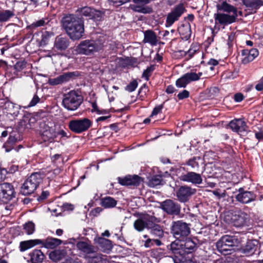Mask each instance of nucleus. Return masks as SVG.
I'll return each mask as SVG.
<instances>
[{
  "instance_id": "31",
  "label": "nucleus",
  "mask_w": 263,
  "mask_h": 263,
  "mask_svg": "<svg viewBox=\"0 0 263 263\" xmlns=\"http://www.w3.org/2000/svg\"><path fill=\"white\" fill-rule=\"evenodd\" d=\"M246 7L252 10L258 9L262 5L261 0H242Z\"/></svg>"
},
{
  "instance_id": "46",
  "label": "nucleus",
  "mask_w": 263,
  "mask_h": 263,
  "mask_svg": "<svg viewBox=\"0 0 263 263\" xmlns=\"http://www.w3.org/2000/svg\"><path fill=\"white\" fill-rule=\"evenodd\" d=\"M7 108L8 114L10 115H16L17 112V107H15L13 104L11 103H7Z\"/></svg>"
},
{
  "instance_id": "29",
  "label": "nucleus",
  "mask_w": 263,
  "mask_h": 263,
  "mask_svg": "<svg viewBox=\"0 0 263 263\" xmlns=\"http://www.w3.org/2000/svg\"><path fill=\"white\" fill-rule=\"evenodd\" d=\"M62 242V241L59 239L48 237L45 240H43V242L41 245L47 248V249H54L60 245Z\"/></svg>"
},
{
  "instance_id": "27",
  "label": "nucleus",
  "mask_w": 263,
  "mask_h": 263,
  "mask_svg": "<svg viewBox=\"0 0 263 263\" xmlns=\"http://www.w3.org/2000/svg\"><path fill=\"white\" fill-rule=\"evenodd\" d=\"M76 246L79 250L87 254L96 252L95 247L87 242L79 241L77 243Z\"/></svg>"
},
{
  "instance_id": "12",
  "label": "nucleus",
  "mask_w": 263,
  "mask_h": 263,
  "mask_svg": "<svg viewBox=\"0 0 263 263\" xmlns=\"http://www.w3.org/2000/svg\"><path fill=\"white\" fill-rule=\"evenodd\" d=\"M40 128L42 138L44 141L49 142L54 141L55 138L57 137L55 125L49 126L44 123L41 124Z\"/></svg>"
},
{
  "instance_id": "43",
  "label": "nucleus",
  "mask_w": 263,
  "mask_h": 263,
  "mask_svg": "<svg viewBox=\"0 0 263 263\" xmlns=\"http://www.w3.org/2000/svg\"><path fill=\"white\" fill-rule=\"evenodd\" d=\"M64 256V251L59 250L54 251L49 254L50 258L54 261H58L61 260Z\"/></svg>"
},
{
  "instance_id": "50",
  "label": "nucleus",
  "mask_w": 263,
  "mask_h": 263,
  "mask_svg": "<svg viewBox=\"0 0 263 263\" xmlns=\"http://www.w3.org/2000/svg\"><path fill=\"white\" fill-rule=\"evenodd\" d=\"M189 96V92L186 90H183L181 92H179L177 97L179 100H182L185 98H188Z\"/></svg>"
},
{
  "instance_id": "25",
  "label": "nucleus",
  "mask_w": 263,
  "mask_h": 263,
  "mask_svg": "<svg viewBox=\"0 0 263 263\" xmlns=\"http://www.w3.org/2000/svg\"><path fill=\"white\" fill-rule=\"evenodd\" d=\"M258 245L256 240H248L245 246L242 249V252L246 255H251L255 252Z\"/></svg>"
},
{
  "instance_id": "54",
  "label": "nucleus",
  "mask_w": 263,
  "mask_h": 263,
  "mask_svg": "<svg viewBox=\"0 0 263 263\" xmlns=\"http://www.w3.org/2000/svg\"><path fill=\"white\" fill-rule=\"evenodd\" d=\"M128 1L129 0H109L110 3H112L114 5L117 6H120Z\"/></svg>"
},
{
  "instance_id": "59",
  "label": "nucleus",
  "mask_w": 263,
  "mask_h": 263,
  "mask_svg": "<svg viewBox=\"0 0 263 263\" xmlns=\"http://www.w3.org/2000/svg\"><path fill=\"white\" fill-rule=\"evenodd\" d=\"M235 37V34L233 32H231V33L229 35L228 40V45L229 47L232 46V42L234 40Z\"/></svg>"
},
{
  "instance_id": "37",
  "label": "nucleus",
  "mask_w": 263,
  "mask_h": 263,
  "mask_svg": "<svg viewBox=\"0 0 263 263\" xmlns=\"http://www.w3.org/2000/svg\"><path fill=\"white\" fill-rule=\"evenodd\" d=\"M150 229V233L155 237H162L163 236V231L161 227L159 225L155 224L152 227H149Z\"/></svg>"
},
{
  "instance_id": "62",
  "label": "nucleus",
  "mask_w": 263,
  "mask_h": 263,
  "mask_svg": "<svg viewBox=\"0 0 263 263\" xmlns=\"http://www.w3.org/2000/svg\"><path fill=\"white\" fill-rule=\"evenodd\" d=\"M176 91L175 87L172 85H169L167 87L166 92L167 93H172Z\"/></svg>"
},
{
  "instance_id": "40",
  "label": "nucleus",
  "mask_w": 263,
  "mask_h": 263,
  "mask_svg": "<svg viewBox=\"0 0 263 263\" xmlns=\"http://www.w3.org/2000/svg\"><path fill=\"white\" fill-rule=\"evenodd\" d=\"M162 179L160 176L156 175L152 177L148 182V185L151 187L155 186L161 184Z\"/></svg>"
},
{
  "instance_id": "28",
  "label": "nucleus",
  "mask_w": 263,
  "mask_h": 263,
  "mask_svg": "<svg viewBox=\"0 0 263 263\" xmlns=\"http://www.w3.org/2000/svg\"><path fill=\"white\" fill-rule=\"evenodd\" d=\"M144 37L143 42L148 43L152 46H155L158 42L157 36L156 34L152 30H148L144 33Z\"/></svg>"
},
{
  "instance_id": "8",
  "label": "nucleus",
  "mask_w": 263,
  "mask_h": 263,
  "mask_svg": "<svg viewBox=\"0 0 263 263\" xmlns=\"http://www.w3.org/2000/svg\"><path fill=\"white\" fill-rule=\"evenodd\" d=\"M172 232L176 240L183 239L190 233V229L188 224L182 221L173 222L172 226Z\"/></svg>"
},
{
  "instance_id": "6",
  "label": "nucleus",
  "mask_w": 263,
  "mask_h": 263,
  "mask_svg": "<svg viewBox=\"0 0 263 263\" xmlns=\"http://www.w3.org/2000/svg\"><path fill=\"white\" fill-rule=\"evenodd\" d=\"M102 45L98 41L86 40L82 41L77 47L80 54L90 55L102 49Z\"/></svg>"
},
{
  "instance_id": "14",
  "label": "nucleus",
  "mask_w": 263,
  "mask_h": 263,
  "mask_svg": "<svg viewBox=\"0 0 263 263\" xmlns=\"http://www.w3.org/2000/svg\"><path fill=\"white\" fill-rule=\"evenodd\" d=\"M79 76V73L78 71L64 73L63 74L61 75L56 78L49 79V83L52 85H58L64 82H67L71 79L78 77Z\"/></svg>"
},
{
  "instance_id": "23",
  "label": "nucleus",
  "mask_w": 263,
  "mask_h": 263,
  "mask_svg": "<svg viewBox=\"0 0 263 263\" xmlns=\"http://www.w3.org/2000/svg\"><path fill=\"white\" fill-rule=\"evenodd\" d=\"M219 93V89L214 87L206 89L205 91L200 92L199 99L203 101L206 99H211L217 96Z\"/></svg>"
},
{
  "instance_id": "38",
  "label": "nucleus",
  "mask_w": 263,
  "mask_h": 263,
  "mask_svg": "<svg viewBox=\"0 0 263 263\" xmlns=\"http://www.w3.org/2000/svg\"><path fill=\"white\" fill-rule=\"evenodd\" d=\"M17 138L15 137V136L11 134L9 136V139L4 144L3 147L5 148L6 152H9L12 148L11 146L16 142Z\"/></svg>"
},
{
  "instance_id": "18",
  "label": "nucleus",
  "mask_w": 263,
  "mask_h": 263,
  "mask_svg": "<svg viewBox=\"0 0 263 263\" xmlns=\"http://www.w3.org/2000/svg\"><path fill=\"white\" fill-rule=\"evenodd\" d=\"M195 192V190H193L189 187L181 186L176 192V196L179 201L184 202Z\"/></svg>"
},
{
  "instance_id": "52",
  "label": "nucleus",
  "mask_w": 263,
  "mask_h": 263,
  "mask_svg": "<svg viewBox=\"0 0 263 263\" xmlns=\"http://www.w3.org/2000/svg\"><path fill=\"white\" fill-rule=\"evenodd\" d=\"M61 173V169L60 168H57L48 173L49 177L50 178H54L57 175H59Z\"/></svg>"
},
{
  "instance_id": "16",
  "label": "nucleus",
  "mask_w": 263,
  "mask_h": 263,
  "mask_svg": "<svg viewBox=\"0 0 263 263\" xmlns=\"http://www.w3.org/2000/svg\"><path fill=\"white\" fill-rule=\"evenodd\" d=\"M196 80H197V74L196 73H187L176 80V85L178 88H184L187 84Z\"/></svg>"
},
{
  "instance_id": "7",
  "label": "nucleus",
  "mask_w": 263,
  "mask_h": 263,
  "mask_svg": "<svg viewBox=\"0 0 263 263\" xmlns=\"http://www.w3.org/2000/svg\"><path fill=\"white\" fill-rule=\"evenodd\" d=\"M41 181V175L35 173L31 174L25 181L21 188L24 195H28L34 192Z\"/></svg>"
},
{
  "instance_id": "51",
  "label": "nucleus",
  "mask_w": 263,
  "mask_h": 263,
  "mask_svg": "<svg viewBox=\"0 0 263 263\" xmlns=\"http://www.w3.org/2000/svg\"><path fill=\"white\" fill-rule=\"evenodd\" d=\"M203 74H204L203 71L202 70L201 72H198V81H199V86H198V88H202L204 86L205 81H204L203 79L200 78Z\"/></svg>"
},
{
  "instance_id": "9",
  "label": "nucleus",
  "mask_w": 263,
  "mask_h": 263,
  "mask_svg": "<svg viewBox=\"0 0 263 263\" xmlns=\"http://www.w3.org/2000/svg\"><path fill=\"white\" fill-rule=\"evenodd\" d=\"M92 125V122L87 118L72 120L68 123L69 128L73 132L80 134L86 131Z\"/></svg>"
},
{
  "instance_id": "58",
  "label": "nucleus",
  "mask_w": 263,
  "mask_h": 263,
  "mask_svg": "<svg viewBox=\"0 0 263 263\" xmlns=\"http://www.w3.org/2000/svg\"><path fill=\"white\" fill-rule=\"evenodd\" d=\"M154 245L153 239H147L144 243V247L145 248H150Z\"/></svg>"
},
{
  "instance_id": "24",
  "label": "nucleus",
  "mask_w": 263,
  "mask_h": 263,
  "mask_svg": "<svg viewBox=\"0 0 263 263\" xmlns=\"http://www.w3.org/2000/svg\"><path fill=\"white\" fill-rule=\"evenodd\" d=\"M178 31L183 39L188 40L191 35L190 24L188 22L181 24L178 28Z\"/></svg>"
},
{
  "instance_id": "64",
  "label": "nucleus",
  "mask_w": 263,
  "mask_h": 263,
  "mask_svg": "<svg viewBox=\"0 0 263 263\" xmlns=\"http://www.w3.org/2000/svg\"><path fill=\"white\" fill-rule=\"evenodd\" d=\"M64 263H79L78 259L74 260L72 258H68L65 260Z\"/></svg>"
},
{
  "instance_id": "34",
  "label": "nucleus",
  "mask_w": 263,
  "mask_h": 263,
  "mask_svg": "<svg viewBox=\"0 0 263 263\" xmlns=\"http://www.w3.org/2000/svg\"><path fill=\"white\" fill-rule=\"evenodd\" d=\"M98 242L104 252L110 251L112 249L111 241L109 239L100 238Z\"/></svg>"
},
{
  "instance_id": "33",
  "label": "nucleus",
  "mask_w": 263,
  "mask_h": 263,
  "mask_svg": "<svg viewBox=\"0 0 263 263\" xmlns=\"http://www.w3.org/2000/svg\"><path fill=\"white\" fill-rule=\"evenodd\" d=\"M79 14L85 16L92 17L94 16L96 10L90 7H83L77 10Z\"/></svg>"
},
{
  "instance_id": "32",
  "label": "nucleus",
  "mask_w": 263,
  "mask_h": 263,
  "mask_svg": "<svg viewBox=\"0 0 263 263\" xmlns=\"http://www.w3.org/2000/svg\"><path fill=\"white\" fill-rule=\"evenodd\" d=\"M180 179L181 181L196 183H197V174L194 172H189L185 175L180 176Z\"/></svg>"
},
{
  "instance_id": "1",
  "label": "nucleus",
  "mask_w": 263,
  "mask_h": 263,
  "mask_svg": "<svg viewBox=\"0 0 263 263\" xmlns=\"http://www.w3.org/2000/svg\"><path fill=\"white\" fill-rule=\"evenodd\" d=\"M62 24L71 39L79 40L82 37L84 28L83 22L80 18L73 14H69L62 18Z\"/></svg>"
},
{
  "instance_id": "42",
  "label": "nucleus",
  "mask_w": 263,
  "mask_h": 263,
  "mask_svg": "<svg viewBox=\"0 0 263 263\" xmlns=\"http://www.w3.org/2000/svg\"><path fill=\"white\" fill-rule=\"evenodd\" d=\"M14 15V12L9 10L0 12V22L7 21Z\"/></svg>"
},
{
  "instance_id": "61",
  "label": "nucleus",
  "mask_w": 263,
  "mask_h": 263,
  "mask_svg": "<svg viewBox=\"0 0 263 263\" xmlns=\"http://www.w3.org/2000/svg\"><path fill=\"white\" fill-rule=\"evenodd\" d=\"M49 195V192L48 191H43L41 195L38 198V200H42L46 199Z\"/></svg>"
},
{
  "instance_id": "48",
  "label": "nucleus",
  "mask_w": 263,
  "mask_h": 263,
  "mask_svg": "<svg viewBox=\"0 0 263 263\" xmlns=\"http://www.w3.org/2000/svg\"><path fill=\"white\" fill-rule=\"evenodd\" d=\"M40 98L36 94L34 95L32 99L28 104V107H30L34 106L37 104V103L40 102Z\"/></svg>"
},
{
  "instance_id": "11",
  "label": "nucleus",
  "mask_w": 263,
  "mask_h": 263,
  "mask_svg": "<svg viewBox=\"0 0 263 263\" xmlns=\"http://www.w3.org/2000/svg\"><path fill=\"white\" fill-rule=\"evenodd\" d=\"M15 192L13 185L9 183L0 184V201L4 202L14 197Z\"/></svg>"
},
{
  "instance_id": "4",
  "label": "nucleus",
  "mask_w": 263,
  "mask_h": 263,
  "mask_svg": "<svg viewBox=\"0 0 263 263\" xmlns=\"http://www.w3.org/2000/svg\"><path fill=\"white\" fill-rule=\"evenodd\" d=\"M221 9L229 13H232V15L218 13L215 14V20L221 25H228L235 22L237 15V10L234 7L223 3L221 5Z\"/></svg>"
},
{
  "instance_id": "19",
  "label": "nucleus",
  "mask_w": 263,
  "mask_h": 263,
  "mask_svg": "<svg viewBox=\"0 0 263 263\" xmlns=\"http://www.w3.org/2000/svg\"><path fill=\"white\" fill-rule=\"evenodd\" d=\"M142 181L141 178L138 175L128 176L124 178L119 179V182L123 185L138 186Z\"/></svg>"
},
{
  "instance_id": "5",
  "label": "nucleus",
  "mask_w": 263,
  "mask_h": 263,
  "mask_svg": "<svg viewBox=\"0 0 263 263\" xmlns=\"http://www.w3.org/2000/svg\"><path fill=\"white\" fill-rule=\"evenodd\" d=\"M83 101L82 97L75 91H71L64 95L62 101L63 106L68 110H75Z\"/></svg>"
},
{
  "instance_id": "30",
  "label": "nucleus",
  "mask_w": 263,
  "mask_h": 263,
  "mask_svg": "<svg viewBox=\"0 0 263 263\" xmlns=\"http://www.w3.org/2000/svg\"><path fill=\"white\" fill-rule=\"evenodd\" d=\"M30 260L32 263H41L44 258V255L40 250H34L30 253Z\"/></svg>"
},
{
  "instance_id": "41",
  "label": "nucleus",
  "mask_w": 263,
  "mask_h": 263,
  "mask_svg": "<svg viewBox=\"0 0 263 263\" xmlns=\"http://www.w3.org/2000/svg\"><path fill=\"white\" fill-rule=\"evenodd\" d=\"M218 62L217 60L211 59L208 63V65L206 66V67L204 68V64L203 62H201L200 65L198 66L200 69H201L202 71H203V73L204 74H206L208 70L209 69H212V67L210 66V65H213L215 66L218 64Z\"/></svg>"
},
{
  "instance_id": "47",
  "label": "nucleus",
  "mask_w": 263,
  "mask_h": 263,
  "mask_svg": "<svg viewBox=\"0 0 263 263\" xmlns=\"http://www.w3.org/2000/svg\"><path fill=\"white\" fill-rule=\"evenodd\" d=\"M137 86V82L136 80H134L126 86L125 90L129 92H133L136 89Z\"/></svg>"
},
{
  "instance_id": "60",
  "label": "nucleus",
  "mask_w": 263,
  "mask_h": 263,
  "mask_svg": "<svg viewBox=\"0 0 263 263\" xmlns=\"http://www.w3.org/2000/svg\"><path fill=\"white\" fill-rule=\"evenodd\" d=\"M45 21L43 20H40L33 23L32 26L35 27L42 26L44 25Z\"/></svg>"
},
{
  "instance_id": "35",
  "label": "nucleus",
  "mask_w": 263,
  "mask_h": 263,
  "mask_svg": "<svg viewBox=\"0 0 263 263\" xmlns=\"http://www.w3.org/2000/svg\"><path fill=\"white\" fill-rule=\"evenodd\" d=\"M116 204V200L110 197L102 198L101 200V205L105 208H114Z\"/></svg>"
},
{
  "instance_id": "39",
  "label": "nucleus",
  "mask_w": 263,
  "mask_h": 263,
  "mask_svg": "<svg viewBox=\"0 0 263 263\" xmlns=\"http://www.w3.org/2000/svg\"><path fill=\"white\" fill-rule=\"evenodd\" d=\"M134 228L138 231H143L145 228H149L147 222L142 219H138L134 222Z\"/></svg>"
},
{
  "instance_id": "22",
  "label": "nucleus",
  "mask_w": 263,
  "mask_h": 263,
  "mask_svg": "<svg viewBox=\"0 0 263 263\" xmlns=\"http://www.w3.org/2000/svg\"><path fill=\"white\" fill-rule=\"evenodd\" d=\"M242 55L245 57L242 59V63L246 64L252 61L258 55L257 49L253 48L249 51L248 50H242Z\"/></svg>"
},
{
  "instance_id": "13",
  "label": "nucleus",
  "mask_w": 263,
  "mask_h": 263,
  "mask_svg": "<svg viewBox=\"0 0 263 263\" xmlns=\"http://www.w3.org/2000/svg\"><path fill=\"white\" fill-rule=\"evenodd\" d=\"M162 210L168 214L178 215L180 211V205L173 200L167 199L161 203Z\"/></svg>"
},
{
  "instance_id": "55",
  "label": "nucleus",
  "mask_w": 263,
  "mask_h": 263,
  "mask_svg": "<svg viewBox=\"0 0 263 263\" xmlns=\"http://www.w3.org/2000/svg\"><path fill=\"white\" fill-rule=\"evenodd\" d=\"M243 96L241 93H236L234 96V100L237 102H241L242 100H243Z\"/></svg>"
},
{
  "instance_id": "3",
  "label": "nucleus",
  "mask_w": 263,
  "mask_h": 263,
  "mask_svg": "<svg viewBox=\"0 0 263 263\" xmlns=\"http://www.w3.org/2000/svg\"><path fill=\"white\" fill-rule=\"evenodd\" d=\"M196 245V243L193 240L188 238L185 240L180 239L173 242L171 245V249L174 254L182 255L194 252Z\"/></svg>"
},
{
  "instance_id": "57",
  "label": "nucleus",
  "mask_w": 263,
  "mask_h": 263,
  "mask_svg": "<svg viewBox=\"0 0 263 263\" xmlns=\"http://www.w3.org/2000/svg\"><path fill=\"white\" fill-rule=\"evenodd\" d=\"M255 88L258 91L263 90V79H261L256 85Z\"/></svg>"
},
{
  "instance_id": "45",
  "label": "nucleus",
  "mask_w": 263,
  "mask_h": 263,
  "mask_svg": "<svg viewBox=\"0 0 263 263\" xmlns=\"http://www.w3.org/2000/svg\"><path fill=\"white\" fill-rule=\"evenodd\" d=\"M26 64L27 62L25 61H18L14 65V68L16 70L20 71L26 67Z\"/></svg>"
},
{
  "instance_id": "49",
  "label": "nucleus",
  "mask_w": 263,
  "mask_h": 263,
  "mask_svg": "<svg viewBox=\"0 0 263 263\" xmlns=\"http://www.w3.org/2000/svg\"><path fill=\"white\" fill-rule=\"evenodd\" d=\"M163 108V104H161V105L156 106L154 108V109L150 116V117H152L154 116H156L157 114L160 113L162 109Z\"/></svg>"
},
{
  "instance_id": "17",
  "label": "nucleus",
  "mask_w": 263,
  "mask_h": 263,
  "mask_svg": "<svg viewBox=\"0 0 263 263\" xmlns=\"http://www.w3.org/2000/svg\"><path fill=\"white\" fill-rule=\"evenodd\" d=\"M239 194L237 195L236 198L237 201L243 203H248L255 201L256 196L253 192L245 191L242 188L239 189Z\"/></svg>"
},
{
  "instance_id": "63",
  "label": "nucleus",
  "mask_w": 263,
  "mask_h": 263,
  "mask_svg": "<svg viewBox=\"0 0 263 263\" xmlns=\"http://www.w3.org/2000/svg\"><path fill=\"white\" fill-rule=\"evenodd\" d=\"M56 133H57V136L58 135H61L62 137H66L67 136V135H66V133L65 132H64L63 130L62 129H59V130H57L56 129Z\"/></svg>"
},
{
  "instance_id": "10",
  "label": "nucleus",
  "mask_w": 263,
  "mask_h": 263,
  "mask_svg": "<svg viewBox=\"0 0 263 263\" xmlns=\"http://www.w3.org/2000/svg\"><path fill=\"white\" fill-rule=\"evenodd\" d=\"M185 11V8L183 4H179L176 6L167 15L166 26L167 27L172 26L175 22L179 20Z\"/></svg>"
},
{
  "instance_id": "26",
  "label": "nucleus",
  "mask_w": 263,
  "mask_h": 263,
  "mask_svg": "<svg viewBox=\"0 0 263 263\" xmlns=\"http://www.w3.org/2000/svg\"><path fill=\"white\" fill-rule=\"evenodd\" d=\"M42 242L43 240L41 239H31L21 241L20 243V250L21 252H24L37 245H41Z\"/></svg>"
},
{
  "instance_id": "44",
  "label": "nucleus",
  "mask_w": 263,
  "mask_h": 263,
  "mask_svg": "<svg viewBox=\"0 0 263 263\" xmlns=\"http://www.w3.org/2000/svg\"><path fill=\"white\" fill-rule=\"evenodd\" d=\"M24 229L28 235H31L35 230L34 224L32 222H28L24 225Z\"/></svg>"
},
{
  "instance_id": "53",
  "label": "nucleus",
  "mask_w": 263,
  "mask_h": 263,
  "mask_svg": "<svg viewBox=\"0 0 263 263\" xmlns=\"http://www.w3.org/2000/svg\"><path fill=\"white\" fill-rule=\"evenodd\" d=\"M153 70V69L152 67H148L145 69L143 74L142 77L143 78H145L146 80H148V77H149V73Z\"/></svg>"
},
{
  "instance_id": "15",
  "label": "nucleus",
  "mask_w": 263,
  "mask_h": 263,
  "mask_svg": "<svg viewBox=\"0 0 263 263\" xmlns=\"http://www.w3.org/2000/svg\"><path fill=\"white\" fill-rule=\"evenodd\" d=\"M229 126L233 132L240 135L247 132L248 130L246 123L241 119H236L231 121Z\"/></svg>"
},
{
  "instance_id": "36",
  "label": "nucleus",
  "mask_w": 263,
  "mask_h": 263,
  "mask_svg": "<svg viewBox=\"0 0 263 263\" xmlns=\"http://www.w3.org/2000/svg\"><path fill=\"white\" fill-rule=\"evenodd\" d=\"M174 254V257L172 258L174 263H197L195 258L187 260L184 257L185 255H179L180 256H177L178 254Z\"/></svg>"
},
{
  "instance_id": "21",
  "label": "nucleus",
  "mask_w": 263,
  "mask_h": 263,
  "mask_svg": "<svg viewBox=\"0 0 263 263\" xmlns=\"http://www.w3.org/2000/svg\"><path fill=\"white\" fill-rule=\"evenodd\" d=\"M69 46V41L67 38L63 37L61 35L56 37L53 49L59 51H63L66 49Z\"/></svg>"
},
{
  "instance_id": "20",
  "label": "nucleus",
  "mask_w": 263,
  "mask_h": 263,
  "mask_svg": "<svg viewBox=\"0 0 263 263\" xmlns=\"http://www.w3.org/2000/svg\"><path fill=\"white\" fill-rule=\"evenodd\" d=\"M247 219V214L245 212H240L233 216L232 221L235 227H241L246 224Z\"/></svg>"
},
{
  "instance_id": "2",
  "label": "nucleus",
  "mask_w": 263,
  "mask_h": 263,
  "mask_svg": "<svg viewBox=\"0 0 263 263\" xmlns=\"http://www.w3.org/2000/svg\"><path fill=\"white\" fill-rule=\"evenodd\" d=\"M240 241V239L237 236L226 235L216 242V248L220 253L224 255L231 254L233 247L237 246Z\"/></svg>"
},
{
  "instance_id": "56",
  "label": "nucleus",
  "mask_w": 263,
  "mask_h": 263,
  "mask_svg": "<svg viewBox=\"0 0 263 263\" xmlns=\"http://www.w3.org/2000/svg\"><path fill=\"white\" fill-rule=\"evenodd\" d=\"M104 257H105V256L99 254L96 255L94 258L96 259L97 263H104L105 259L104 258Z\"/></svg>"
}]
</instances>
